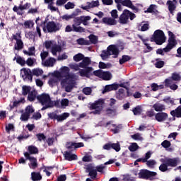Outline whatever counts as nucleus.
<instances>
[{
    "label": "nucleus",
    "instance_id": "28",
    "mask_svg": "<svg viewBox=\"0 0 181 181\" xmlns=\"http://www.w3.org/2000/svg\"><path fill=\"white\" fill-rule=\"evenodd\" d=\"M42 180V176L40 172H33L31 173V180L33 181H40Z\"/></svg>",
    "mask_w": 181,
    "mask_h": 181
},
{
    "label": "nucleus",
    "instance_id": "40",
    "mask_svg": "<svg viewBox=\"0 0 181 181\" xmlns=\"http://www.w3.org/2000/svg\"><path fill=\"white\" fill-rule=\"evenodd\" d=\"M13 60H16L17 63L21 66H25V64H26V61H25V59L21 57H18L17 58L15 57Z\"/></svg>",
    "mask_w": 181,
    "mask_h": 181
},
{
    "label": "nucleus",
    "instance_id": "35",
    "mask_svg": "<svg viewBox=\"0 0 181 181\" xmlns=\"http://www.w3.org/2000/svg\"><path fill=\"white\" fill-rule=\"evenodd\" d=\"M14 49L15 50H22L23 49V42L22 40L16 41Z\"/></svg>",
    "mask_w": 181,
    "mask_h": 181
},
{
    "label": "nucleus",
    "instance_id": "20",
    "mask_svg": "<svg viewBox=\"0 0 181 181\" xmlns=\"http://www.w3.org/2000/svg\"><path fill=\"white\" fill-rule=\"evenodd\" d=\"M29 8H30V3H26L23 6L20 4L18 7L15 6L13 8V11L14 12H17L18 15H22V11H25V9H29Z\"/></svg>",
    "mask_w": 181,
    "mask_h": 181
},
{
    "label": "nucleus",
    "instance_id": "63",
    "mask_svg": "<svg viewBox=\"0 0 181 181\" xmlns=\"http://www.w3.org/2000/svg\"><path fill=\"white\" fill-rule=\"evenodd\" d=\"M82 161H83V162H90V161H92V157L90 156H85L82 158Z\"/></svg>",
    "mask_w": 181,
    "mask_h": 181
},
{
    "label": "nucleus",
    "instance_id": "31",
    "mask_svg": "<svg viewBox=\"0 0 181 181\" xmlns=\"http://www.w3.org/2000/svg\"><path fill=\"white\" fill-rule=\"evenodd\" d=\"M28 155H35L38 154V148L35 146H28Z\"/></svg>",
    "mask_w": 181,
    "mask_h": 181
},
{
    "label": "nucleus",
    "instance_id": "45",
    "mask_svg": "<svg viewBox=\"0 0 181 181\" xmlns=\"http://www.w3.org/2000/svg\"><path fill=\"white\" fill-rule=\"evenodd\" d=\"M147 12L149 13H156V12H158V10H156V6L153 4L151 5L147 9Z\"/></svg>",
    "mask_w": 181,
    "mask_h": 181
},
{
    "label": "nucleus",
    "instance_id": "9",
    "mask_svg": "<svg viewBox=\"0 0 181 181\" xmlns=\"http://www.w3.org/2000/svg\"><path fill=\"white\" fill-rule=\"evenodd\" d=\"M45 46L46 49H50L51 47V52L53 56H57V53H60V52H62V47L60 45H57L53 41H45Z\"/></svg>",
    "mask_w": 181,
    "mask_h": 181
},
{
    "label": "nucleus",
    "instance_id": "61",
    "mask_svg": "<svg viewBox=\"0 0 181 181\" xmlns=\"http://www.w3.org/2000/svg\"><path fill=\"white\" fill-rule=\"evenodd\" d=\"M146 165L148 168H153V166H154V165H156V161H154V160H150L146 162Z\"/></svg>",
    "mask_w": 181,
    "mask_h": 181
},
{
    "label": "nucleus",
    "instance_id": "64",
    "mask_svg": "<svg viewBox=\"0 0 181 181\" xmlns=\"http://www.w3.org/2000/svg\"><path fill=\"white\" fill-rule=\"evenodd\" d=\"M30 115H21V121H28L29 119V117Z\"/></svg>",
    "mask_w": 181,
    "mask_h": 181
},
{
    "label": "nucleus",
    "instance_id": "30",
    "mask_svg": "<svg viewBox=\"0 0 181 181\" xmlns=\"http://www.w3.org/2000/svg\"><path fill=\"white\" fill-rule=\"evenodd\" d=\"M37 91L36 90H32L28 93V98L30 101H35L37 98Z\"/></svg>",
    "mask_w": 181,
    "mask_h": 181
},
{
    "label": "nucleus",
    "instance_id": "18",
    "mask_svg": "<svg viewBox=\"0 0 181 181\" xmlns=\"http://www.w3.org/2000/svg\"><path fill=\"white\" fill-rule=\"evenodd\" d=\"M21 76L23 78V80H30L32 81L33 77L32 76V71L30 69L23 68L21 70Z\"/></svg>",
    "mask_w": 181,
    "mask_h": 181
},
{
    "label": "nucleus",
    "instance_id": "2",
    "mask_svg": "<svg viewBox=\"0 0 181 181\" xmlns=\"http://www.w3.org/2000/svg\"><path fill=\"white\" fill-rule=\"evenodd\" d=\"M54 75L61 81L62 88L69 93V67L62 66L59 71H55Z\"/></svg>",
    "mask_w": 181,
    "mask_h": 181
},
{
    "label": "nucleus",
    "instance_id": "55",
    "mask_svg": "<svg viewBox=\"0 0 181 181\" xmlns=\"http://www.w3.org/2000/svg\"><path fill=\"white\" fill-rule=\"evenodd\" d=\"M110 15L112 16V19H118V11L117 10H112L110 12Z\"/></svg>",
    "mask_w": 181,
    "mask_h": 181
},
{
    "label": "nucleus",
    "instance_id": "37",
    "mask_svg": "<svg viewBox=\"0 0 181 181\" xmlns=\"http://www.w3.org/2000/svg\"><path fill=\"white\" fill-rule=\"evenodd\" d=\"M134 114H141L144 112V107L138 105L132 110Z\"/></svg>",
    "mask_w": 181,
    "mask_h": 181
},
{
    "label": "nucleus",
    "instance_id": "58",
    "mask_svg": "<svg viewBox=\"0 0 181 181\" xmlns=\"http://www.w3.org/2000/svg\"><path fill=\"white\" fill-rule=\"evenodd\" d=\"M164 65L165 62L163 61H157L155 63V66L156 67H157V69H162V67H163Z\"/></svg>",
    "mask_w": 181,
    "mask_h": 181
},
{
    "label": "nucleus",
    "instance_id": "38",
    "mask_svg": "<svg viewBox=\"0 0 181 181\" xmlns=\"http://www.w3.org/2000/svg\"><path fill=\"white\" fill-rule=\"evenodd\" d=\"M149 29V24L141 23L139 26V30H141V32H145Z\"/></svg>",
    "mask_w": 181,
    "mask_h": 181
},
{
    "label": "nucleus",
    "instance_id": "24",
    "mask_svg": "<svg viewBox=\"0 0 181 181\" xmlns=\"http://www.w3.org/2000/svg\"><path fill=\"white\" fill-rule=\"evenodd\" d=\"M118 84L113 83L111 85H106L103 90V94H105V93H108L110 91H114V90H118Z\"/></svg>",
    "mask_w": 181,
    "mask_h": 181
},
{
    "label": "nucleus",
    "instance_id": "23",
    "mask_svg": "<svg viewBox=\"0 0 181 181\" xmlns=\"http://www.w3.org/2000/svg\"><path fill=\"white\" fill-rule=\"evenodd\" d=\"M173 80H174V81H180V80H181L180 74H179L177 73L173 74L171 78L165 79V85L170 86V84L172 83Z\"/></svg>",
    "mask_w": 181,
    "mask_h": 181
},
{
    "label": "nucleus",
    "instance_id": "44",
    "mask_svg": "<svg viewBox=\"0 0 181 181\" xmlns=\"http://www.w3.org/2000/svg\"><path fill=\"white\" fill-rule=\"evenodd\" d=\"M5 130H6V132H7V134H10L11 131L15 130V126H13V124H7V126H6Z\"/></svg>",
    "mask_w": 181,
    "mask_h": 181
},
{
    "label": "nucleus",
    "instance_id": "3",
    "mask_svg": "<svg viewBox=\"0 0 181 181\" xmlns=\"http://www.w3.org/2000/svg\"><path fill=\"white\" fill-rule=\"evenodd\" d=\"M168 40L166 47L163 49H158L156 51L157 54H161V56H165V53H168L175 49V47L177 45V40H176V36L172 31H168Z\"/></svg>",
    "mask_w": 181,
    "mask_h": 181
},
{
    "label": "nucleus",
    "instance_id": "50",
    "mask_svg": "<svg viewBox=\"0 0 181 181\" xmlns=\"http://www.w3.org/2000/svg\"><path fill=\"white\" fill-rule=\"evenodd\" d=\"M33 21H27L24 23V26L26 29H30V28H33Z\"/></svg>",
    "mask_w": 181,
    "mask_h": 181
},
{
    "label": "nucleus",
    "instance_id": "39",
    "mask_svg": "<svg viewBox=\"0 0 181 181\" xmlns=\"http://www.w3.org/2000/svg\"><path fill=\"white\" fill-rule=\"evenodd\" d=\"M139 149V145H137V143H133L132 146H128V150L130 151V152H136Z\"/></svg>",
    "mask_w": 181,
    "mask_h": 181
},
{
    "label": "nucleus",
    "instance_id": "47",
    "mask_svg": "<svg viewBox=\"0 0 181 181\" xmlns=\"http://www.w3.org/2000/svg\"><path fill=\"white\" fill-rule=\"evenodd\" d=\"M29 137H30V135L28 134H21L19 135V136L17 137L18 141H19V142H21L22 140H26L28 139Z\"/></svg>",
    "mask_w": 181,
    "mask_h": 181
},
{
    "label": "nucleus",
    "instance_id": "6",
    "mask_svg": "<svg viewBox=\"0 0 181 181\" xmlns=\"http://www.w3.org/2000/svg\"><path fill=\"white\" fill-rule=\"evenodd\" d=\"M119 53V51L118 50V47H117V46L110 45L107 47V50L103 51L100 54V56L103 60H106V59H108L110 56H113V57H118Z\"/></svg>",
    "mask_w": 181,
    "mask_h": 181
},
{
    "label": "nucleus",
    "instance_id": "16",
    "mask_svg": "<svg viewBox=\"0 0 181 181\" xmlns=\"http://www.w3.org/2000/svg\"><path fill=\"white\" fill-rule=\"evenodd\" d=\"M148 117L151 119H156L159 122H164L168 119V115H144L143 118Z\"/></svg>",
    "mask_w": 181,
    "mask_h": 181
},
{
    "label": "nucleus",
    "instance_id": "32",
    "mask_svg": "<svg viewBox=\"0 0 181 181\" xmlns=\"http://www.w3.org/2000/svg\"><path fill=\"white\" fill-rule=\"evenodd\" d=\"M59 80V77L56 76L54 75V72L52 74V76L49 78V81H48V84L50 86V87H53L56 83H57Z\"/></svg>",
    "mask_w": 181,
    "mask_h": 181
},
{
    "label": "nucleus",
    "instance_id": "62",
    "mask_svg": "<svg viewBox=\"0 0 181 181\" xmlns=\"http://www.w3.org/2000/svg\"><path fill=\"white\" fill-rule=\"evenodd\" d=\"M72 26L75 32H84V29L80 26H76L75 24H74Z\"/></svg>",
    "mask_w": 181,
    "mask_h": 181
},
{
    "label": "nucleus",
    "instance_id": "5",
    "mask_svg": "<svg viewBox=\"0 0 181 181\" xmlns=\"http://www.w3.org/2000/svg\"><path fill=\"white\" fill-rule=\"evenodd\" d=\"M37 99L40 104H42V105H44L42 110L53 107V101H52V99H50V95H49V94L42 93L38 95Z\"/></svg>",
    "mask_w": 181,
    "mask_h": 181
},
{
    "label": "nucleus",
    "instance_id": "36",
    "mask_svg": "<svg viewBox=\"0 0 181 181\" xmlns=\"http://www.w3.org/2000/svg\"><path fill=\"white\" fill-rule=\"evenodd\" d=\"M153 108L157 112L163 111V110H165V106L160 103H156L153 105Z\"/></svg>",
    "mask_w": 181,
    "mask_h": 181
},
{
    "label": "nucleus",
    "instance_id": "10",
    "mask_svg": "<svg viewBox=\"0 0 181 181\" xmlns=\"http://www.w3.org/2000/svg\"><path fill=\"white\" fill-rule=\"evenodd\" d=\"M60 28H62V25L60 23H56L53 21L49 22L43 28L44 32L53 33L57 32V30H60Z\"/></svg>",
    "mask_w": 181,
    "mask_h": 181
},
{
    "label": "nucleus",
    "instance_id": "43",
    "mask_svg": "<svg viewBox=\"0 0 181 181\" xmlns=\"http://www.w3.org/2000/svg\"><path fill=\"white\" fill-rule=\"evenodd\" d=\"M24 54H28V56H33L35 54V47H31L28 49V52L26 50L23 51Z\"/></svg>",
    "mask_w": 181,
    "mask_h": 181
},
{
    "label": "nucleus",
    "instance_id": "15",
    "mask_svg": "<svg viewBox=\"0 0 181 181\" xmlns=\"http://www.w3.org/2000/svg\"><path fill=\"white\" fill-rule=\"evenodd\" d=\"M162 164L160 165H168L170 166V168H176L177 166V163H179V158H165V160H162Z\"/></svg>",
    "mask_w": 181,
    "mask_h": 181
},
{
    "label": "nucleus",
    "instance_id": "48",
    "mask_svg": "<svg viewBox=\"0 0 181 181\" xmlns=\"http://www.w3.org/2000/svg\"><path fill=\"white\" fill-rule=\"evenodd\" d=\"M84 59V55L83 54L79 53L77 54L76 55L74 56V60L75 62H80L81 60H83Z\"/></svg>",
    "mask_w": 181,
    "mask_h": 181
},
{
    "label": "nucleus",
    "instance_id": "27",
    "mask_svg": "<svg viewBox=\"0 0 181 181\" xmlns=\"http://www.w3.org/2000/svg\"><path fill=\"white\" fill-rule=\"evenodd\" d=\"M86 171L89 173V176L92 179L96 178V176L98 175L97 172L95 169H93V167L89 166L86 168Z\"/></svg>",
    "mask_w": 181,
    "mask_h": 181
},
{
    "label": "nucleus",
    "instance_id": "11",
    "mask_svg": "<svg viewBox=\"0 0 181 181\" xmlns=\"http://www.w3.org/2000/svg\"><path fill=\"white\" fill-rule=\"evenodd\" d=\"M94 76H96V77H99V78H102L103 80H105L106 81H108L112 78V75L109 71H103L101 69L94 71H93Z\"/></svg>",
    "mask_w": 181,
    "mask_h": 181
},
{
    "label": "nucleus",
    "instance_id": "49",
    "mask_svg": "<svg viewBox=\"0 0 181 181\" xmlns=\"http://www.w3.org/2000/svg\"><path fill=\"white\" fill-rule=\"evenodd\" d=\"M32 90L30 89V87L24 86H23V95H28V93H30Z\"/></svg>",
    "mask_w": 181,
    "mask_h": 181
},
{
    "label": "nucleus",
    "instance_id": "13",
    "mask_svg": "<svg viewBox=\"0 0 181 181\" xmlns=\"http://www.w3.org/2000/svg\"><path fill=\"white\" fill-rule=\"evenodd\" d=\"M158 173L156 172H151L148 170H141L140 173H139V178L143 180H148L150 177L156 176Z\"/></svg>",
    "mask_w": 181,
    "mask_h": 181
},
{
    "label": "nucleus",
    "instance_id": "17",
    "mask_svg": "<svg viewBox=\"0 0 181 181\" xmlns=\"http://www.w3.org/2000/svg\"><path fill=\"white\" fill-rule=\"evenodd\" d=\"M98 6H100V1L95 0L90 2H87L86 6H81V8L88 12L90 9H93V8H98Z\"/></svg>",
    "mask_w": 181,
    "mask_h": 181
},
{
    "label": "nucleus",
    "instance_id": "51",
    "mask_svg": "<svg viewBox=\"0 0 181 181\" xmlns=\"http://www.w3.org/2000/svg\"><path fill=\"white\" fill-rule=\"evenodd\" d=\"M110 146L112 147V149L115 150L116 152H119V150H121L119 144L117 143V144H110Z\"/></svg>",
    "mask_w": 181,
    "mask_h": 181
},
{
    "label": "nucleus",
    "instance_id": "59",
    "mask_svg": "<svg viewBox=\"0 0 181 181\" xmlns=\"http://www.w3.org/2000/svg\"><path fill=\"white\" fill-rule=\"evenodd\" d=\"M93 90L91 89V88H84L83 89V93L86 94V95H90V94H91Z\"/></svg>",
    "mask_w": 181,
    "mask_h": 181
},
{
    "label": "nucleus",
    "instance_id": "29",
    "mask_svg": "<svg viewBox=\"0 0 181 181\" xmlns=\"http://www.w3.org/2000/svg\"><path fill=\"white\" fill-rule=\"evenodd\" d=\"M167 5L168 6V11H170V13H173V11L176 9V0L168 1Z\"/></svg>",
    "mask_w": 181,
    "mask_h": 181
},
{
    "label": "nucleus",
    "instance_id": "54",
    "mask_svg": "<svg viewBox=\"0 0 181 181\" xmlns=\"http://www.w3.org/2000/svg\"><path fill=\"white\" fill-rule=\"evenodd\" d=\"M89 39L91 43H93L94 45H95V43H97V42L98 41V38L94 35H90L89 36Z\"/></svg>",
    "mask_w": 181,
    "mask_h": 181
},
{
    "label": "nucleus",
    "instance_id": "34",
    "mask_svg": "<svg viewBox=\"0 0 181 181\" xmlns=\"http://www.w3.org/2000/svg\"><path fill=\"white\" fill-rule=\"evenodd\" d=\"M31 74L39 77V76H42L43 74V70L40 68H35L31 71Z\"/></svg>",
    "mask_w": 181,
    "mask_h": 181
},
{
    "label": "nucleus",
    "instance_id": "56",
    "mask_svg": "<svg viewBox=\"0 0 181 181\" xmlns=\"http://www.w3.org/2000/svg\"><path fill=\"white\" fill-rule=\"evenodd\" d=\"M33 112H35L33 107L29 105L25 108V114H33Z\"/></svg>",
    "mask_w": 181,
    "mask_h": 181
},
{
    "label": "nucleus",
    "instance_id": "57",
    "mask_svg": "<svg viewBox=\"0 0 181 181\" xmlns=\"http://www.w3.org/2000/svg\"><path fill=\"white\" fill-rule=\"evenodd\" d=\"M170 167V165H160L159 166V170L162 173H165L168 171V168Z\"/></svg>",
    "mask_w": 181,
    "mask_h": 181
},
{
    "label": "nucleus",
    "instance_id": "46",
    "mask_svg": "<svg viewBox=\"0 0 181 181\" xmlns=\"http://www.w3.org/2000/svg\"><path fill=\"white\" fill-rule=\"evenodd\" d=\"M151 88L153 91H158V90H162V88H163V85H158L156 83H153L151 85Z\"/></svg>",
    "mask_w": 181,
    "mask_h": 181
},
{
    "label": "nucleus",
    "instance_id": "60",
    "mask_svg": "<svg viewBox=\"0 0 181 181\" xmlns=\"http://www.w3.org/2000/svg\"><path fill=\"white\" fill-rule=\"evenodd\" d=\"M76 86V81L74 79H70V76H69V89L71 90L73 87H75Z\"/></svg>",
    "mask_w": 181,
    "mask_h": 181
},
{
    "label": "nucleus",
    "instance_id": "14",
    "mask_svg": "<svg viewBox=\"0 0 181 181\" xmlns=\"http://www.w3.org/2000/svg\"><path fill=\"white\" fill-rule=\"evenodd\" d=\"M90 108L91 110H95L97 112H100V111H103V108H104V100L99 99L98 100L90 104Z\"/></svg>",
    "mask_w": 181,
    "mask_h": 181
},
{
    "label": "nucleus",
    "instance_id": "4",
    "mask_svg": "<svg viewBox=\"0 0 181 181\" xmlns=\"http://www.w3.org/2000/svg\"><path fill=\"white\" fill-rule=\"evenodd\" d=\"M85 146L83 143L69 142V161L77 160V155L72 153L76 149Z\"/></svg>",
    "mask_w": 181,
    "mask_h": 181
},
{
    "label": "nucleus",
    "instance_id": "22",
    "mask_svg": "<svg viewBox=\"0 0 181 181\" xmlns=\"http://www.w3.org/2000/svg\"><path fill=\"white\" fill-rule=\"evenodd\" d=\"M48 115V118H49L50 119L57 120V122L64 121V119L69 117V115Z\"/></svg>",
    "mask_w": 181,
    "mask_h": 181
},
{
    "label": "nucleus",
    "instance_id": "19",
    "mask_svg": "<svg viewBox=\"0 0 181 181\" xmlns=\"http://www.w3.org/2000/svg\"><path fill=\"white\" fill-rule=\"evenodd\" d=\"M88 21H91V17L89 16H81L74 19V22L77 26H78L81 23H83V25L87 26V25H88V23L87 22Z\"/></svg>",
    "mask_w": 181,
    "mask_h": 181
},
{
    "label": "nucleus",
    "instance_id": "12",
    "mask_svg": "<svg viewBox=\"0 0 181 181\" xmlns=\"http://www.w3.org/2000/svg\"><path fill=\"white\" fill-rule=\"evenodd\" d=\"M23 156H25V158L28 160H29V168L35 170L37 168H38V163L37 162V158L35 157L30 156L28 152L23 153Z\"/></svg>",
    "mask_w": 181,
    "mask_h": 181
},
{
    "label": "nucleus",
    "instance_id": "52",
    "mask_svg": "<svg viewBox=\"0 0 181 181\" xmlns=\"http://www.w3.org/2000/svg\"><path fill=\"white\" fill-rule=\"evenodd\" d=\"M35 136H37V139H38V141L41 142L42 141H45V135H44V134L42 133H40V134H37L35 135Z\"/></svg>",
    "mask_w": 181,
    "mask_h": 181
},
{
    "label": "nucleus",
    "instance_id": "21",
    "mask_svg": "<svg viewBox=\"0 0 181 181\" xmlns=\"http://www.w3.org/2000/svg\"><path fill=\"white\" fill-rule=\"evenodd\" d=\"M102 23L105 25H107L108 26H115L117 21L111 17H105L102 19Z\"/></svg>",
    "mask_w": 181,
    "mask_h": 181
},
{
    "label": "nucleus",
    "instance_id": "33",
    "mask_svg": "<svg viewBox=\"0 0 181 181\" xmlns=\"http://www.w3.org/2000/svg\"><path fill=\"white\" fill-rule=\"evenodd\" d=\"M112 127L115 128V129H111V132H112L114 134H119L120 130L122 129V124L117 125L115 124H112Z\"/></svg>",
    "mask_w": 181,
    "mask_h": 181
},
{
    "label": "nucleus",
    "instance_id": "41",
    "mask_svg": "<svg viewBox=\"0 0 181 181\" xmlns=\"http://www.w3.org/2000/svg\"><path fill=\"white\" fill-rule=\"evenodd\" d=\"M35 63H36V59L34 58H28L25 62V64H28L29 67H33V66H35Z\"/></svg>",
    "mask_w": 181,
    "mask_h": 181
},
{
    "label": "nucleus",
    "instance_id": "53",
    "mask_svg": "<svg viewBox=\"0 0 181 181\" xmlns=\"http://www.w3.org/2000/svg\"><path fill=\"white\" fill-rule=\"evenodd\" d=\"M160 145L162 146V147L165 148H168L170 147V141H168V140H165L162 142V144H160Z\"/></svg>",
    "mask_w": 181,
    "mask_h": 181
},
{
    "label": "nucleus",
    "instance_id": "26",
    "mask_svg": "<svg viewBox=\"0 0 181 181\" xmlns=\"http://www.w3.org/2000/svg\"><path fill=\"white\" fill-rule=\"evenodd\" d=\"M54 63H56V59L54 58H49L46 61L42 62V64L46 67H53L54 66Z\"/></svg>",
    "mask_w": 181,
    "mask_h": 181
},
{
    "label": "nucleus",
    "instance_id": "7",
    "mask_svg": "<svg viewBox=\"0 0 181 181\" xmlns=\"http://www.w3.org/2000/svg\"><path fill=\"white\" fill-rule=\"evenodd\" d=\"M135 17V15L132 12L128 10H124L119 17V23H120V25H127V23L129 22V19L130 21H134Z\"/></svg>",
    "mask_w": 181,
    "mask_h": 181
},
{
    "label": "nucleus",
    "instance_id": "25",
    "mask_svg": "<svg viewBox=\"0 0 181 181\" xmlns=\"http://www.w3.org/2000/svg\"><path fill=\"white\" fill-rule=\"evenodd\" d=\"M116 4H122L123 6H127V8H134V5L131 0H115Z\"/></svg>",
    "mask_w": 181,
    "mask_h": 181
},
{
    "label": "nucleus",
    "instance_id": "1",
    "mask_svg": "<svg viewBox=\"0 0 181 181\" xmlns=\"http://www.w3.org/2000/svg\"><path fill=\"white\" fill-rule=\"evenodd\" d=\"M91 63V60L88 57H85L81 62L78 64H70L69 67L76 71H79V75L81 77H90L91 73H93V69L91 67H87Z\"/></svg>",
    "mask_w": 181,
    "mask_h": 181
},
{
    "label": "nucleus",
    "instance_id": "8",
    "mask_svg": "<svg viewBox=\"0 0 181 181\" xmlns=\"http://www.w3.org/2000/svg\"><path fill=\"white\" fill-rule=\"evenodd\" d=\"M151 41L155 42L156 45H163L166 42L165 33L160 30H156L151 37Z\"/></svg>",
    "mask_w": 181,
    "mask_h": 181
},
{
    "label": "nucleus",
    "instance_id": "42",
    "mask_svg": "<svg viewBox=\"0 0 181 181\" xmlns=\"http://www.w3.org/2000/svg\"><path fill=\"white\" fill-rule=\"evenodd\" d=\"M129 60H131V57H129V56L123 55L122 59H119V64H124V63H127Z\"/></svg>",
    "mask_w": 181,
    "mask_h": 181
}]
</instances>
